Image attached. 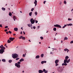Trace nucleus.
<instances>
[{
    "label": "nucleus",
    "instance_id": "54",
    "mask_svg": "<svg viewBox=\"0 0 73 73\" xmlns=\"http://www.w3.org/2000/svg\"><path fill=\"white\" fill-rule=\"evenodd\" d=\"M52 49H54V50H57V49L56 48H52Z\"/></svg>",
    "mask_w": 73,
    "mask_h": 73
},
{
    "label": "nucleus",
    "instance_id": "27",
    "mask_svg": "<svg viewBox=\"0 0 73 73\" xmlns=\"http://www.w3.org/2000/svg\"><path fill=\"white\" fill-rule=\"evenodd\" d=\"M22 40H25V37H23V36L22 37Z\"/></svg>",
    "mask_w": 73,
    "mask_h": 73
},
{
    "label": "nucleus",
    "instance_id": "39",
    "mask_svg": "<svg viewBox=\"0 0 73 73\" xmlns=\"http://www.w3.org/2000/svg\"><path fill=\"white\" fill-rule=\"evenodd\" d=\"M27 25L28 27H31V25H30V24H27Z\"/></svg>",
    "mask_w": 73,
    "mask_h": 73
},
{
    "label": "nucleus",
    "instance_id": "25",
    "mask_svg": "<svg viewBox=\"0 0 73 73\" xmlns=\"http://www.w3.org/2000/svg\"><path fill=\"white\" fill-rule=\"evenodd\" d=\"M2 9L3 11H5V8H4V7H2Z\"/></svg>",
    "mask_w": 73,
    "mask_h": 73
},
{
    "label": "nucleus",
    "instance_id": "36",
    "mask_svg": "<svg viewBox=\"0 0 73 73\" xmlns=\"http://www.w3.org/2000/svg\"><path fill=\"white\" fill-rule=\"evenodd\" d=\"M34 8H32V9H31V11L32 12H33V10H34Z\"/></svg>",
    "mask_w": 73,
    "mask_h": 73
},
{
    "label": "nucleus",
    "instance_id": "20",
    "mask_svg": "<svg viewBox=\"0 0 73 73\" xmlns=\"http://www.w3.org/2000/svg\"><path fill=\"white\" fill-rule=\"evenodd\" d=\"M64 51H67V50H68V51H69V50L67 48H65L64 49Z\"/></svg>",
    "mask_w": 73,
    "mask_h": 73
},
{
    "label": "nucleus",
    "instance_id": "53",
    "mask_svg": "<svg viewBox=\"0 0 73 73\" xmlns=\"http://www.w3.org/2000/svg\"><path fill=\"white\" fill-rule=\"evenodd\" d=\"M44 63H46V61H43Z\"/></svg>",
    "mask_w": 73,
    "mask_h": 73
},
{
    "label": "nucleus",
    "instance_id": "46",
    "mask_svg": "<svg viewBox=\"0 0 73 73\" xmlns=\"http://www.w3.org/2000/svg\"><path fill=\"white\" fill-rule=\"evenodd\" d=\"M70 43L71 44H73V41L72 40V41H71L70 42Z\"/></svg>",
    "mask_w": 73,
    "mask_h": 73
},
{
    "label": "nucleus",
    "instance_id": "61",
    "mask_svg": "<svg viewBox=\"0 0 73 73\" xmlns=\"http://www.w3.org/2000/svg\"><path fill=\"white\" fill-rule=\"evenodd\" d=\"M6 33L7 34H8V33H9V32H8L7 31L6 32Z\"/></svg>",
    "mask_w": 73,
    "mask_h": 73
},
{
    "label": "nucleus",
    "instance_id": "2",
    "mask_svg": "<svg viewBox=\"0 0 73 73\" xmlns=\"http://www.w3.org/2000/svg\"><path fill=\"white\" fill-rule=\"evenodd\" d=\"M57 70L58 72L61 73V72H62L63 69H62L61 66H59L57 67Z\"/></svg>",
    "mask_w": 73,
    "mask_h": 73
},
{
    "label": "nucleus",
    "instance_id": "56",
    "mask_svg": "<svg viewBox=\"0 0 73 73\" xmlns=\"http://www.w3.org/2000/svg\"><path fill=\"white\" fill-rule=\"evenodd\" d=\"M65 27H66V26H67V25H64V26Z\"/></svg>",
    "mask_w": 73,
    "mask_h": 73
},
{
    "label": "nucleus",
    "instance_id": "35",
    "mask_svg": "<svg viewBox=\"0 0 73 73\" xmlns=\"http://www.w3.org/2000/svg\"><path fill=\"white\" fill-rule=\"evenodd\" d=\"M18 64H21V62H17Z\"/></svg>",
    "mask_w": 73,
    "mask_h": 73
},
{
    "label": "nucleus",
    "instance_id": "21",
    "mask_svg": "<svg viewBox=\"0 0 73 73\" xmlns=\"http://www.w3.org/2000/svg\"><path fill=\"white\" fill-rule=\"evenodd\" d=\"M32 12H31L29 13V15L30 16H32Z\"/></svg>",
    "mask_w": 73,
    "mask_h": 73
},
{
    "label": "nucleus",
    "instance_id": "19",
    "mask_svg": "<svg viewBox=\"0 0 73 73\" xmlns=\"http://www.w3.org/2000/svg\"><path fill=\"white\" fill-rule=\"evenodd\" d=\"M68 39V38H67L66 37H65L64 38V41L65 40H67Z\"/></svg>",
    "mask_w": 73,
    "mask_h": 73
},
{
    "label": "nucleus",
    "instance_id": "8",
    "mask_svg": "<svg viewBox=\"0 0 73 73\" xmlns=\"http://www.w3.org/2000/svg\"><path fill=\"white\" fill-rule=\"evenodd\" d=\"M9 39L11 41H13V40L15 39V38H13V37H10L9 38Z\"/></svg>",
    "mask_w": 73,
    "mask_h": 73
},
{
    "label": "nucleus",
    "instance_id": "60",
    "mask_svg": "<svg viewBox=\"0 0 73 73\" xmlns=\"http://www.w3.org/2000/svg\"><path fill=\"white\" fill-rule=\"evenodd\" d=\"M61 43H62L63 42V41L62 40H61Z\"/></svg>",
    "mask_w": 73,
    "mask_h": 73
},
{
    "label": "nucleus",
    "instance_id": "57",
    "mask_svg": "<svg viewBox=\"0 0 73 73\" xmlns=\"http://www.w3.org/2000/svg\"><path fill=\"white\" fill-rule=\"evenodd\" d=\"M23 33L24 35H25V33L24 32V31H23Z\"/></svg>",
    "mask_w": 73,
    "mask_h": 73
},
{
    "label": "nucleus",
    "instance_id": "23",
    "mask_svg": "<svg viewBox=\"0 0 73 73\" xmlns=\"http://www.w3.org/2000/svg\"><path fill=\"white\" fill-rule=\"evenodd\" d=\"M35 16H37V11H36L35 13Z\"/></svg>",
    "mask_w": 73,
    "mask_h": 73
},
{
    "label": "nucleus",
    "instance_id": "22",
    "mask_svg": "<svg viewBox=\"0 0 73 73\" xmlns=\"http://www.w3.org/2000/svg\"><path fill=\"white\" fill-rule=\"evenodd\" d=\"M12 62V60H9V63H11Z\"/></svg>",
    "mask_w": 73,
    "mask_h": 73
},
{
    "label": "nucleus",
    "instance_id": "29",
    "mask_svg": "<svg viewBox=\"0 0 73 73\" xmlns=\"http://www.w3.org/2000/svg\"><path fill=\"white\" fill-rule=\"evenodd\" d=\"M23 37V36H21L20 37H19V39H21V38H22Z\"/></svg>",
    "mask_w": 73,
    "mask_h": 73
},
{
    "label": "nucleus",
    "instance_id": "5",
    "mask_svg": "<svg viewBox=\"0 0 73 73\" xmlns=\"http://www.w3.org/2000/svg\"><path fill=\"white\" fill-rule=\"evenodd\" d=\"M54 27H58V28H61V26L59 25L56 24L54 25Z\"/></svg>",
    "mask_w": 73,
    "mask_h": 73
},
{
    "label": "nucleus",
    "instance_id": "40",
    "mask_svg": "<svg viewBox=\"0 0 73 73\" xmlns=\"http://www.w3.org/2000/svg\"><path fill=\"white\" fill-rule=\"evenodd\" d=\"M61 4H62V2H61V1H60V3H59V4L60 5H61Z\"/></svg>",
    "mask_w": 73,
    "mask_h": 73
},
{
    "label": "nucleus",
    "instance_id": "6",
    "mask_svg": "<svg viewBox=\"0 0 73 73\" xmlns=\"http://www.w3.org/2000/svg\"><path fill=\"white\" fill-rule=\"evenodd\" d=\"M4 52H5V50L3 49H1L0 50V54H3V53Z\"/></svg>",
    "mask_w": 73,
    "mask_h": 73
},
{
    "label": "nucleus",
    "instance_id": "9",
    "mask_svg": "<svg viewBox=\"0 0 73 73\" xmlns=\"http://www.w3.org/2000/svg\"><path fill=\"white\" fill-rule=\"evenodd\" d=\"M34 4H35V7H36L37 5V1L36 0H35V1L34 2Z\"/></svg>",
    "mask_w": 73,
    "mask_h": 73
},
{
    "label": "nucleus",
    "instance_id": "42",
    "mask_svg": "<svg viewBox=\"0 0 73 73\" xmlns=\"http://www.w3.org/2000/svg\"><path fill=\"white\" fill-rule=\"evenodd\" d=\"M5 28H8V26H6L5 27Z\"/></svg>",
    "mask_w": 73,
    "mask_h": 73
},
{
    "label": "nucleus",
    "instance_id": "26",
    "mask_svg": "<svg viewBox=\"0 0 73 73\" xmlns=\"http://www.w3.org/2000/svg\"><path fill=\"white\" fill-rule=\"evenodd\" d=\"M3 45H2L0 46V48H1V49H3Z\"/></svg>",
    "mask_w": 73,
    "mask_h": 73
},
{
    "label": "nucleus",
    "instance_id": "55",
    "mask_svg": "<svg viewBox=\"0 0 73 73\" xmlns=\"http://www.w3.org/2000/svg\"><path fill=\"white\" fill-rule=\"evenodd\" d=\"M8 30L7 29H6L5 30V32H7V31Z\"/></svg>",
    "mask_w": 73,
    "mask_h": 73
},
{
    "label": "nucleus",
    "instance_id": "49",
    "mask_svg": "<svg viewBox=\"0 0 73 73\" xmlns=\"http://www.w3.org/2000/svg\"><path fill=\"white\" fill-rule=\"evenodd\" d=\"M0 27H1V28L3 27L2 26V25L0 24Z\"/></svg>",
    "mask_w": 73,
    "mask_h": 73
},
{
    "label": "nucleus",
    "instance_id": "31",
    "mask_svg": "<svg viewBox=\"0 0 73 73\" xmlns=\"http://www.w3.org/2000/svg\"><path fill=\"white\" fill-rule=\"evenodd\" d=\"M64 4H66V1H64Z\"/></svg>",
    "mask_w": 73,
    "mask_h": 73
},
{
    "label": "nucleus",
    "instance_id": "7",
    "mask_svg": "<svg viewBox=\"0 0 73 73\" xmlns=\"http://www.w3.org/2000/svg\"><path fill=\"white\" fill-rule=\"evenodd\" d=\"M15 66H17V67L18 68H20V65L18 64L17 63H16L15 64Z\"/></svg>",
    "mask_w": 73,
    "mask_h": 73
},
{
    "label": "nucleus",
    "instance_id": "58",
    "mask_svg": "<svg viewBox=\"0 0 73 73\" xmlns=\"http://www.w3.org/2000/svg\"><path fill=\"white\" fill-rule=\"evenodd\" d=\"M65 28V27L64 26L63 27H62L63 29H64V28Z\"/></svg>",
    "mask_w": 73,
    "mask_h": 73
},
{
    "label": "nucleus",
    "instance_id": "51",
    "mask_svg": "<svg viewBox=\"0 0 73 73\" xmlns=\"http://www.w3.org/2000/svg\"><path fill=\"white\" fill-rule=\"evenodd\" d=\"M33 28L34 29H36V27H35V26H33Z\"/></svg>",
    "mask_w": 73,
    "mask_h": 73
},
{
    "label": "nucleus",
    "instance_id": "62",
    "mask_svg": "<svg viewBox=\"0 0 73 73\" xmlns=\"http://www.w3.org/2000/svg\"><path fill=\"white\" fill-rule=\"evenodd\" d=\"M15 35H16V34H13V36H15Z\"/></svg>",
    "mask_w": 73,
    "mask_h": 73
},
{
    "label": "nucleus",
    "instance_id": "12",
    "mask_svg": "<svg viewBox=\"0 0 73 73\" xmlns=\"http://www.w3.org/2000/svg\"><path fill=\"white\" fill-rule=\"evenodd\" d=\"M14 30L15 31H16V32H17V31H18V28L16 27L14 29Z\"/></svg>",
    "mask_w": 73,
    "mask_h": 73
},
{
    "label": "nucleus",
    "instance_id": "38",
    "mask_svg": "<svg viewBox=\"0 0 73 73\" xmlns=\"http://www.w3.org/2000/svg\"><path fill=\"white\" fill-rule=\"evenodd\" d=\"M40 38H41V40H43V37L41 36L40 37Z\"/></svg>",
    "mask_w": 73,
    "mask_h": 73
},
{
    "label": "nucleus",
    "instance_id": "16",
    "mask_svg": "<svg viewBox=\"0 0 73 73\" xmlns=\"http://www.w3.org/2000/svg\"><path fill=\"white\" fill-rule=\"evenodd\" d=\"M24 59L21 58L19 60V61L20 62H22V61H24Z\"/></svg>",
    "mask_w": 73,
    "mask_h": 73
},
{
    "label": "nucleus",
    "instance_id": "24",
    "mask_svg": "<svg viewBox=\"0 0 73 73\" xmlns=\"http://www.w3.org/2000/svg\"><path fill=\"white\" fill-rule=\"evenodd\" d=\"M2 61L3 62H5V61H6L5 59H2Z\"/></svg>",
    "mask_w": 73,
    "mask_h": 73
},
{
    "label": "nucleus",
    "instance_id": "59",
    "mask_svg": "<svg viewBox=\"0 0 73 73\" xmlns=\"http://www.w3.org/2000/svg\"><path fill=\"white\" fill-rule=\"evenodd\" d=\"M20 34H23V32L22 31H21V33H20Z\"/></svg>",
    "mask_w": 73,
    "mask_h": 73
},
{
    "label": "nucleus",
    "instance_id": "63",
    "mask_svg": "<svg viewBox=\"0 0 73 73\" xmlns=\"http://www.w3.org/2000/svg\"><path fill=\"white\" fill-rule=\"evenodd\" d=\"M30 26L31 27H32V24H31L30 25Z\"/></svg>",
    "mask_w": 73,
    "mask_h": 73
},
{
    "label": "nucleus",
    "instance_id": "32",
    "mask_svg": "<svg viewBox=\"0 0 73 73\" xmlns=\"http://www.w3.org/2000/svg\"><path fill=\"white\" fill-rule=\"evenodd\" d=\"M9 16H12V13H10L9 14Z\"/></svg>",
    "mask_w": 73,
    "mask_h": 73
},
{
    "label": "nucleus",
    "instance_id": "10",
    "mask_svg": "<svg viewBox=\"0 0 73 73\" xmlns=\"http://www.w3.org/2000/svg\"><path fill=\"white\" fill-rule=\"evenodd\" d=\"M13 18L14 21H15V20H16L17 19V17H16L15 16H14L13 17Z\"/></svg>",
    "mask_w": 73,
    "mask_h": 73
},
{
    "label": "nucleus",
    "instance_id": "52",
    "mask_svg": "<svg viewBox=\"0 0 73 73\" xmlns=\"http://www.w3.org/2000/svg\"><path fill=\"white\" fill-rule=\"evenodd\" d=\"M50 54H53V52H51L50 53Z\"/></svg>",
    "mask_w": 73,
    "mask_h": 73
},
{
    "label": "nucleus",
    "instance_id": "28",
    "mask_svg": "<svg viewBox=\"0 0 73 73\" xmlns=\"http://www.w3.org/2000/svg\"><path fill=\"white\" fill-rule=\"evenodd\" d=\"M41 57H44V54H42L41 55Z\"/></svg>",
    "mask_w": 73,
    "mask_h": 73
},
{
    "label": "nucleus",
    "instance_id": "18",
    "mask_svg": "<svg viewBox=\"0 0 73 73\" xmlns=\"http://www.w3.org/2000/svg\"><path fill=\"white\" fill-rule=\"evenodd\" d=\"M8 43H11V40H10L9 39H8L7 40Z\"/></svg>",
    "mask_w": 73,
    "mask_h": 73
},
{
    "label": "nucleus",
    "instance_id": "37",
    "mask_svg": "<svg viewBox=\"0 0 73 73\" xmlns=\"http://www.w3.org/2000/svg\"><path fill=\"white\" fill-rule=\"evenodd\" d=\"M58 66V64L57 63H56V64H55L56 66Z\"/></svg>",
    "mask_w": 73,
    "mask_h": 73
},
{
    "label": "nucleus",
    "instance_id": "50",
    "mask_svg": "<svg viewBox=\"0 0 73 73\" xmlns=\"http://www.w3.org/2000/svg\"><path fill=\"white\" fill-rule=\"evenodd\" d=\"M40 26H38V27H37V28H38L37 29H38V28H40Z\"/></svg>",
    "mask_w": 73,
    "mask_h": 73
},
{
    "label": "nucleus",
    "instance_id": "14",
    "mask_svg": "<svg viewBox=\"0 0 73 73\" xmlns=\"http://www.w3.org/2000/svg\"><path fill=\"white\" fill-rule=\"evenodd\" d=\"M38 73H43V71L41 70H38Z\"/></svg>",
    "mask_w": 73,
    "mask_h": 73
},
{
    "label": "nucleus",
    "instance_id": "11",
    "mask_svg": "<svg viewBox=\"0 0 73 73\" xmlns=\"http://www.w3.org/2000/svg\"><path fill=\"white\" fill-rule=\"evenodd\" d=\"M43 72H44V73H47L48 71L45 70V69H43Z\"/></svg>",
    "mask_w": 73,
    "mask_h": 73
},
{
    "label": "nucleus",
    "instance_id": "30",
    "mask_svg": "<svg viewBox=\"0 0 73 73\" xmlns=\"http://www.w3.org/2000/svg\"><path fill=\"white\" fill-rule=\"evenodd\" d=\"M56 28H54L53 29V30L54 31H56Z\"/></svg>",
    "mask_w": 73,
    "mask_h": 73
},
{
    "label": "nucleus",
    "instance_id": "13",
    "mask_svg": "<svg viewBox=\"0 0 73 73\" xmlns=\"http://www.w3.org/2000/svg\"><path fill=\"white\" fill-rule=\"evenodd\" d=\"M58 62H59V60H56L55 61V64H57V63H58Z\"/></svg>",
    "mask_w": 73,
    "mask_h": 73
},
{
    "label": "nucleus",
    "instance_id": "33",
    "mask_svg": "<svg viewBox=\"0 0 73 73\" xmlns=\"http://www.w3.org/2000/svg\"><path fill=\"white\" fill-rule=\"evenodd\" d=\"M2 49L3 50H5V47H4L3 46V47H2Z\"/></svg>",
    "mask_w": 73,
    "mask_h": 73
},
{
    "label": "nucleus",
    "instance_id": "15",
    "mask_svg": "<svg viewBox=\"0 0 73 73\" xmlns=\"http://www.w3.org/2000/svg\"><path fill=\"white\" fill-rule=\"evenodd\" d=\"M40 58V56L39 55H37L36 57L35 58L37 59Z\"/></svg>",
    "mask_w": 73,
    "mask_h": 73
},
{
    "label": "nucleus",
    "instance_id": "45",
    "mask_svg": "<svg viewBox=\"0 0 73 73\" xmlns=\"http://www.w3.org/2000/svg\"><path fill=\"white\" fill-rule=\"evenodd\" d=\"M25 56H25V54H23V57H25Z\"/></svg>",
    "mask_w": 73,
    "mask_h": 73
},
{
    "label": "nucleus",
    "instance_id": "44",
    "mask_svg": "<svg viewBox=\"0 0 73 73\" xmlns=\"http://www.w3.org/2000/svg\"><path fill=\"white\" fill-rule=\"evenodd\" d=\"M9 33H10V34H11V33H12V32L9 31Z\"/></svg>",
    "mask_w": 73,
    "mask_h": 73
},
{
    "label": "nucleus",
    "instance_id": "1",
    "mask_svg": "<svg viewBox=\"0 0 73 73\" xmlns=\"http://www.w3.org/2000/svg\"><path fill=\"white\" fill-rule=\"evenodd\" d=\"M65 58V59L64 60V63H63L62 64V66H63L64 65H65V66H66V65H68V64L66 63H69L70 61V59L68 60V59L69 58V56H66Z\"/></svg>",
    "mask_w": 73,
    "mask_h": 73
},
{
    "label": "nucleus",
    "instance_id": "64",
    "mask_svg": "<svg viewBox=\"0 0 73 73\" xmlns=\"http://www.w3.org/2000/svg\"><path fill=\"white\" fill-rule=\"evenodd\" d=\"M73 11V8L72 9V10H71V11L72 12V11Z\"/></svg>",
    "mask_w": 73,
    "mask_h": 73
},
{
    "label": "nucleus",
    "instance_id": "48",
    "mask_svg": "<svg viewBox=\"0 0 73 73\" xmlns=\"http://www.w3.org/2000/svg\"><path fill=\"white\" fill-rule=\"evenodd\" d=\"M20 59L19 58H17L16 59V60H18Z\"/></svg>",
    "mask_w": 73,
    "mask_h": 73
},
{
    "label": "nucleus",
    "instance_id": "17",
    "mask_svg": "<svg viewBox=\"0 0 73 73\" xmlns=\"http://www.w3.org/2000/svg\"><path fill=\"white\" fill-rule=\"evenodd\" d=\"M67 25L68 27H69V26H72V24L70 23L68 24H67Z\"/></svg>",
    "mask_w": 73,
    "mask_h": 73
},
{
    "label": "nucleus",
    "instance_id": "43",
    "mask_svg": "<svg viewBox=\"0 0 73 73\" xmlns=\"http://www.w3.org/2000/svg\"><path fill=\"white\" fill-rule=\"evenodd\" d=\"M46 2V1H44V2H43V3L44 4H45V3Z\"/></svg>",
    "mask_w": 73,
    "mask_h": 73
},
{
    "label": "nucleus",
    "instance_id": "4",
    "mask_svg": "<svg viewBox=\"0 0 73 73\" xmlns=\"http://www.w3.org/2000/svg\"><path fill=\"white\" fill-rule=\"evenodd\" d=\"M30 22H31V23L32 24H33L35 23V20H33V19L32 18L30 20Z\"/></svg>",
    "mask_w": 73,
    "mask_h": 73
},
{
    "label": "nucleus",
    "instance_id": "3",
    "mask_svg": "<svg viewBox=\"0 0 73 73\" xmlns=\"http://www.w3.org/2000/svg\"><path fill=\"white\" fill-rule=\"evenodd\" d=\"M12 57L14 59H15V58H17V57H19V56H18V54L16 53L12 54Z\"/></svg>",
    "mask_w": 73,
    "mask_h": 73
},
{
    "label": "nucleus",
    "instance_id": "41",
    "mask_svg": "<svg viewBox=\"0 0 73 73\" xmlns=\"http://www.w3.org/2000/svg\"><path fill=\"white\" fill-rule=\"evenodd\" d=\"M44 61H42L41 62V64H44Z\"/></svg>",
    "mask_w": 73,
    "mask_h": 73
},
{
    "label": "nucleus",
    "instance_id": "47",
    "mask_svg": "<svg viewBox=\"0 0 73 73\" xmlns=\"http://www.w3.org/2000/svg\"><path fill=\"white\" fill-rule=\"evenodd\" d=\"M35 23H38V21L37 20H35Z\"/></svg>",
    "mask_w": 73,
    "mask_h": 73
},
{
    "label": "nucleus",
    "instance_id": "34",
    "mask_svg": "<svg viewBox=\"0 0 73 73\" xmlns=\"http://www.w3.org/2000/svg\"><path fill=\"white\" fill-rule=\"evenodd\" d=\"M68 21H71V20H72V19L68 18Z\"/></svg>",
    "mask_w": 73,
    "mask_h": 73
}]
</instances>
